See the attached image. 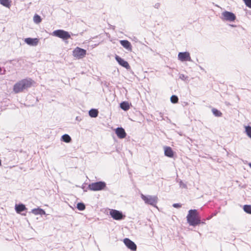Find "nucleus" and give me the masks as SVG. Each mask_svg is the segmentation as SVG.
<instances>
[{
	"mask_svg": "<svg viewBox=\"0 0 251 251\" xmlns=\"http://www.w3.org/2000/svg\"><path fill=\"white\" fill-rule=\"evenodd\" d=\"M34 84V81L30 78L23 79L14 85L13 90L16 94L22 93L25 90L31 87Z\"/></svg>",
	"mask_w": 251,
	"mask_h": 251,
	"instance_id": "obj_1",
	"label": "nucleus"
},
{
	"mask_svg": "<svg viewBox=\"0 0 251 251\" xmlns=\"http://www.w3.org/2000/svg\"><path fill=\"white\" fill-rule=\"evenodd\" d=\"M187 220L190 225L196 226L201 223V218L197 210H190L187 216Z\"/></svg>",
	"mask_w": 251,
	"mask_h": 251,
	"instance_id": "obj_2",
	"label": "nucleus"
},
{
	"mask_svg": "<svg viewBox=\"0 0 251 251\" xmlns=\"http://www.w3.org/2000/svg\"><path fill=\"white\" fill-rule=\"evenodd\" d=\"M141 197L142 199L144 201L145 203L152 206H155L158 201V198L156 196H145L143 194H141Z\"/></svg>",
	"mask_w": 251,
	"mask_h": 251,
	"instance_id": "obj_3",
	"label": "nucleus"
},
{
	"mask_svg": "<svg viewBox=\"0 0 251 251\" xmlns=\"http://www.w3.org/2000/svg\"><path fill=\"white\" fill-rule=\"evenodd\" d=\"M105 187V183L102 181L92 183L88 186V188L90 190L94 191L103 190Z\"/></svg>",
	"mask_w": 251,
	"mask_h": 251,
	"instance_id": "obj_4",
	"label": "nucleus"
},
{
	"mask_svg": "<svg viewBox=\"0 0 251 251\" xmlns=\"http://www.w3.org/2000/svg\"><path fill=\"white\" fill-rule=\"evenodd\" d=\"M86 50L79 47L75 48L73 51V55L77 59H81L85 56Z\"/></svg>",
	"mask_w": 251,
	"mask_h": 251,
	"instance_id": "obj_5",
	"label": "nucleus"
},
{
	"mask_svg": "<svg viewBox=\"0 0 251 251\" xmlns=\"http://www.w3.org/2000/svg\"><path fill=\"white\" fill-rule=\"evenodd\" d=\"M52 34L63 40H67L71 38L69 33L63 30L59 29L55 30L53 32Z\"/></svg>",
	"mask_w": 251,
	"mask_h": 251,
	"instance_id": "obj_6",
	"label": "nucleus"
},
{
	"mask_svg": "<svg viewBox=\"0 0 251 251\" xmlns=\"http://www.w3.org/2000/svg\"><path fill=\"white\" fill-rule=\"evenodd\" d=\"M109 214L111 217L115 220H121L123 219L125 216L124 215L122 212L115 209H110Z\"/></svg>",
	"mask_w": 251,
	"mask_h": 251,
	"instance_id": "obj_7",
	"label": "nucleus"
},
{
	"mask_svg": "<svg viewBox=\"0 0 251 251\" xmlns=\"http://www.w3.org/2000/svg\"><path fill=\"white\" fill-rule=\"evenodd\" d=\"M124 243L125 245L130 250L135 251L137 249L136 244L128 238L124 239Z\"/></svg>",
	"mask_w": 251,
	"mask_h": 251,
	"instance_id": "obj_8",
	"label": "nucleus"
},
{
	"mask_svg": "<svg viewBox=\"0 0 251 251\" xmlns=\"http://www.w3.org/2000/svg\"><path fill=\"white\" fill-rule=\"evenodd\" d=\"M178 58L181 61H191V57L188 52H179L178 54Z\"/></svg>",
	"mask_w": 251,
	"mask_h": 251,
	"instance_id": "obj_9",
	"label": "nucleus"
},
{
	"mask_svg": "<svg viewBox=\"0 0 251 251\" xmlns=\"http://www.w3.org/2000/svg\"><path fill=\"white\" fill-rule=\"evenodd\" d=\"M222 15L224 19L226 21H234L236 18L235 15L230 12L225 11L223 13Z\"/></svg>",
	"mask_w": 251,
	"mask_h": 251,
	"instance_id": "obj_10",
	"label": "nucleus"
},
{
	"mask_svg": "<svg viewBox=\"0 0 251 251\" xmlns=\"http://www.w3.org/2000/svg\"><path fill=\"white\" fill-rule=\"evenodd\" d=\"M115 59L119 63V64L122 66L126 68V69H129L130 68V66L128 62L125 61L124 59L120 57L118 55H116Z\"/></svg>",
	"mask_w": 251,
	"mask_h": 251,
	"instance_id": "obj_11",
	"label": "nucleus"
},
{
	"mask_svg": "<svg viewBox=\"0 0 251 251\" xmlns=\"http://www.w3.org/2000/svg\"><path fill=\"white\" fill-rule=\"evenodd\" d=\"M115 133L118 138L123 139L126 136V133L124 128L122 127H118L116 129Z\"/></svg>",
	"mask_w": 251,
	"mask_h": 251,
	"instance_id": "obj_12",
	"label": "nucleus"
},
{
	"mask_svg": "<svg viewBox=\"0 0 251 251\" xmlns=\"http://www.w3.org/2000/svg\"><path fill=\"white\" fill-rule=\"evenodd\" d=\"M25 42L29 45L36 46L39 42V40L37 38H27L25 39Z\"/></svg>",
	"mask_w": 251,
	"mask_h": 251,
	"instance_id": "obj_13",
	"label": "nucleus"
},
{
	"mask_svg": "<svg viewBox=\"0 0 251 251\" xmlns=\"http://www.w3.org/2000/svg\"><path fill=\"white\" fill-rule=\"evenodd\" d=\"M121 44L129 51L132 50V46L130 43L127 40H121Z\"/></svg>",
	"mask_w": 251,
	"mask_h": 251,
	"instance_id": "obj_14",
	"label": "nucleus"
},
{
	"mask_svg": "<svg viewBox=\"0 0 251 251\" xmlns=\"http://www.w3.org/2000/svg\"><path fill=\"white\" fill-rule=\"evenodd\" d=\"M165 155L169 157H173L174 152L170 147H166L164 148Z\"/></svg>",
	"mask_w": 251,
	"mask_h": 251,
	"instance_id": "obj_15",
	"label": "nucleus"
},
{
	"mask_svg": "<svg viewBox=\"0 0 251 251\" xmlns=\"http://www.w3.org/2000/svg\"><path fill=\"white\" fill-rule=\"evenodd\" d=\"M25 206L23 204H16L15 206V210L18 213H21L25 210Z\"/></svg>",
	"mask_w": 251,
	"mask_h": 251,
	"instance_id": "obj_16",
	"label": "nucleus"
},
{
	"mask_svg": "<svg viewBox=\"0 0 251 251\" xmlns=\"http://www.w3.org/2000/svg\"><path fill=\"white\" fill-rule=\"evenodd\" d=\"M0 3L3 6L7 7L10 8L11 5V0H0Z\"/></svg>",
	"mask_w": 251,
	"mask_h": 251,
	"instance_id": "obj_17",
	"label": "nucleus"
},
{
	"mask_svg": "<svg viewBox=\"0 0 251 251\" xmlns=\"http://www.w3.org/2000/svg\"><path fill=\"white\" fill-rule=\"evenodd\" d=\"M120 107L125 111L128 110L130 108L129 104L127 101H123L120 104Z\"/></svg>",
	"mask_w": 251,
	"mask_h": 251,
	"instance_id": "obj_18",
	"label": "nucleus"
},
{
	"mask_svg": "<svg viewBox=\"0 0 251 251\" xmlns=\"http://www.w3.org/2000/svg\"><path fill=\"white\" fill-rule=\"evenodd\" d=\"M89 115L93 118H95L98 115V111L97 109H92L89 112Z\"/></svg>",
	"mask_w": 251,
	"mask_h": 251,
	"instance_id": "obj_19",
	"label": "nucleus"
},
{
	"mask_svg": "<svg viewBox=\"0 0 251 251\" xmlns=\"http://www.w3.org/2000/svg\"><path fill=\"white\" fill-rule=\"evenodd\" d=\"M62 140L66 143H69L71 141V138L68 134H64L62 136Z\"/></svg>",
	"mask_w": 251,
	"mask_h": 251,
	"instance_id": "obj_20",
	"label": "nucleus"
},
{
	"mask_svg": "<svg viewBox=\"0 0 251 251\" xmlns=\"http://www.w3.org/2000/svg\"><path fill=\"white\" fill-rule=\"evenodd\" d=\"M212 112L216 117H221L222 115V112L216 108H213L212 109Z\"/></svg>",
	"mask_w": 251,
	"mask_h": 251,
	"instance_id": "obj_21",
	"label": "nucleus"
},
{
	"mask_svg": "<svg viewBox=\"0 0 251 251\" xmlns=\"http://www.w3.org/2000/svg\"><path fill=\"white\" fill-rule=\"evenodd\" d=\"M243 209L247 213L251 214V205H245Z\"/></svg>",
	"mask_w": 251,
	"mask_h": 251,
	"instance_id": "obj_22",
	"label": "nucleus"
},
{
	"mask_svg": "<svg viewBox=\"0 0 251 251\" xmlns=\"http://www.w3.org/2000/svg\"><path fill=\"white\" fill-rule=\"evenodd\" d=\"M32 212L35 214H40V215L45 213V212L42 209H33L32 210Z\"/></svg>",
	"mask_w": 251,
	"mask_h": 251,
	"instance_id": "obj_23",
	"label": "nucleus"
},
{
	"mask_svg": "<svg viewBox=\"0 0 251 251\" xmlns=\"http://www.w3.org/2000/svg\"><path fill=\"white\" fill-rule=\"evenodd\" d=\"M171 101L173 103H176L178 102V99L176 96L173 95L171 97Z\"/></svg>",
	"mask_w": 251,
	"mask_h": 251,
	"instance_id": "obj_24",
	"label": "nucleus"
},
{
	"mask_svg": "<svg viewBox=\"0 0 251 251\" xmlns=\"http://www.w3.org/2000/svg\"><path fill=\"white\" fill-rule=\"evenodd\" d=\"M77 208L79 210H84L85 208V206L83 203H78L77 204Z\"/></svg>",
	"mask_w": 251,
	"mask_h": 251,
	"instance_id": "obj_25",
	"label": "nucleus"
},
{
	"mask_svg": "<svg viewBox=\"0 0 251 251\" xmlns=\"http://www.w3.org/2000/svg\"><path fill=\"white\" fill-rule=\"evenodd\" d=\"M33 20L35 23L38 24L41 22V18L39 15H35L34 16Z\"/></svg>",
	"mask_w": 251,
	"mask_h": 251,
	"instance_id": "obj_26",
	"label": "nucleus"
},
{
	"mask_svg": "<svg viewBox=\"0 0 251 251\" xmlns=\"http://www.w3.org/2000/svg\"><path fill=\"white\" fill-rule=\"evenodd\" d=\"M246 132L248 136L251 138V126H247L245 127Z\"/></svg>",
	"mask_w": 251,
	"mask_h": 251,
	"instance_id": "obj_27",
	"label": "nucleus"
},
{
	"mask_svg": "<svg viewBox=\"0 0 251 251\" xmlns=\"http://www.w3.org/2000/svg\"><path fill=\"white\" fill-rule=\"evenodd\" d=\"M246 5L251 8V0H243Z\"/></svg>",
	"mask_w": 251,
	"mask_h": 251,
	"instance_id": "obj_28",
	"label": "nucleus"
},
{
	"mask_svg": "<svg viewBox=\"0 0 251 251\" xmlns=\"http://www.w3.org/2000/svg\"><path fill=\"white\" fill-rule=\"evenodd\" d=\"M173 206L175 208H180L181 207V204L180 203H174Z\"/></svg>",
	"mask_w": 251,
	"mask_h": 251,
	"instance_id": "obj_29",
	"label": "nucleus"
},
{
	"mask_svg": "<svg viewBox=\"0 0 251 251\" xmlns=\"http://www.w3.org/2000/svg\"><path fill=\"white\" fill-rule=\"evenodd\" d=\"M1 165V160L0 159V166Z\"/></svg>",
	"mask_w": 251,
	"mask_h": 251,
	"instance_id": "obj_30",
	"label": "nucleus"
},
{
	"mask_svg": "<svg viewBox=\"0 0 251 251\" xmlns=\"http://www.w3.org/2000/svg\"><path fill=\"white\" fill-rule=\"evenodd\" d=\"M249 165L250 167L251 168V163H250V164H249Z\"/></svg>",
	"mask_w": 251,
	"mask_h": 251,
	"instance_id": "obj_31",
	"label": "nucleus"
},
{
	"mask_svg": "<svg viewBox=\"0 0 251 251\" xmlns=\"http://www.w3.org/2000/svg\"><path fill=\"white\" fill-rule=\"evenodd\" d=\"M184 75H182V78H184Z\"/></svg>",
	"mask_w": 251,
	"mask_h": 251,
	"instance_id": "obj_32",
	"label": "nucleus"
},
{
	"mask_svg": "<svg viewBox=\"0 0 251 251\" xmlns=\"http://www.w3.org/2000/svg\"><path fill=\"white\" fill-rule=\"evenodd\" d=\"M0 70H1V68H0Z\"/></svg>",
	"mask_w": 251,
	"mask_h": 251,
	"instance_id": "obj_33",
	"label": "nucleus"
},
{
	"mask_svg": "<svg viewBox=\"0 0 251 251\" xmlns=\"http://www.w3.org/2000/svg\"><path fill=\"white\" fill-rule=\"evenodd\" d=\"M1 71V70H0V71Z\"/></svg>",
	"mask_w": 251,
	"mask_h": 251,
	"instance_id": "obj_34",
	"label": "nucleus"
}]
</instances>
